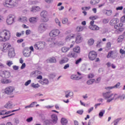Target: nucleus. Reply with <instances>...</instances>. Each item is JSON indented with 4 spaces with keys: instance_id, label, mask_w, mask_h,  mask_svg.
<instances>
[{
    "instance_id": "f257e3e1",
    "label": "nucleus",
    "mask_w": 125,
    "mask_h": 125,
    "mask_svg": "<svg viewBox=\"0 0 125 125\" xmlns=\"http://www.w3.org/2000/svg\"><path fill=\"white\" fill-rule=\"evenodd\" d=\"M11 37L10 31L2 30L0 32V42H6L10 40Z\"/></svg>"
},
{
    "instance_id": "f03ea898",
    "label": "nucleus",
    "mask_w": 125,
    "mask_h": 125,
    "mask_svg": "<svg viewBox=\"0 0 125 125\" xmlns=\"http://www.w3.org/2000/svg\"><path fill=\"white\" fill-rule=\"evenodd\" d=\"M3 5L5 7L8 8H12L18 5V0H5L3 3Z\"/></svg>"
},
{
    "instance_id": "7ed1b4c3",
    "label": "nucleus",
    "mask_w": 125,
    "mask_h": 125,
    "mask_svg": "<svg viewBox=\"0 0 125 125\" xmlns=\"http://www.w3.org/2000/svg\"><path fill=\"white\" fill-rule=\"evenodd\" d=\"M117 95V94L114 95V94L111 93L110 92H106L103 93L104 98L107 100L106 102L108 103H110V102L113 101V100H115V97H116Z\"/></svg>"
},
{
    "instance_id": "20e7f679",
    "label": "nucleus",
    "mask_w": 125,
    "mask_h": 125,
    "mask_svg": "<svg viewBox=\"0 0 125 125\" xmlns=\"http://www.w3.org/2000/svg\"><path fill=\"white\" fill-rule=\"evenodd\" d=\"M44 46H45V42H38L34 45V48L37 50H42L44 48Z\"/></svg>"
},
{
    "instance_id": "39448f33",
    "label": "nucleus",
    "mask_w": 125,
    "mask_h": 125,
    "mask_svg": "<svg viewBox=\"0 0 125 125\" xmlns=\"http://www.w3.org/2000/svg\"><path fill=\"white\" fill-rule=\"evenodd\" d=\"M47 29V24L45 23H41L38 26V31L40 34H42V33Z\"/></svg>"
},
{
    "instance_id": "423d86ee",
    "label": "nucleus",
    "mask_w": 125,
    "mask_h": 125,
    "mask_svg": "<svg viewBox=\"0 0 125 125\" xmlns=\"http://www.w3.org/2000/svg\"><path fill=\"white\" fill-rule=\"evenodd\" d=\"M40 16L43 18V22L44 23L47 22L49 20L47 17V16H48V13H47V11L45 10L41 12Z\"/></svg>"
},
{
    "instance_id": "0eeeda50",
    "label": "nucleus",
    "mask_w": 125,
    "mask_h": 125,
    "mask_svg": "<svg viewBox=\"0 0 125 125\" xmlns=\"http://www.w3.org/2000/svg\"><path fill=\"white\" fill-rule=\"evenodd\" d=\"M15 20V16L13 15H10L7 18V24L8 25H11Z\"/></svg>"
},
{
    "instance_id": "6e6552de",
    "label": "nucleus",
    "mask_w": 125,
    "mask_h": 125,
    "mask_svg": "<svg viewBox=\"0 0 125 125\" xmlns=\"http://www.w3.org/2000/svg\"><path fill=\"white\" fill-rule=\"evenodd\" d=\"M88 57L90 60L93 61L97 57V53L94 51H91L89 53Z\"/></svg>"
},
{
    "instance_id": "1a4fd4ad",
    "label": "nucleus",
    "mask_w": 125,
    "mask_h": 125,
    "mask_svg": "<svg viewBox=\"0 0 125 125\" xmlns=\"http://www.w3.org/2000/svg\"><path fill=\"white\" fill-rule=\"evenodd\" d=\"M59 34H60V31H59V30L54 29L50 32L49 35L50 37H52V38H55V37L59 36Z\"/></svg>"
},
{
    "instance_id": "9d476101",
    "label": "nucleus",
    "mask_w": 125,
    "mask_h": 125,
    "mask_svg": "<svg viewBox=\"0 0 125 125\" xmlns=\"http://www.w3.org/2000/svg\"><path fill=\"white\" fill-rule=\"evenodd\" d=\"M47 43H48L51 47H53L56 43V41H55V39L50 38L47 40Z\"/></svg>"
},
{
    "instance_id": "9b49d317",
    "label": "nucleus",
    "mask_w": 125,
    "mask_h": 125,
    "mask_svg": "<svg viewBox=\"0 0 125 125\" xmlns=\"http://www.w3.org/2000/svg\"><path fill=\"white\" fill-rule=\"evenodd\" d=\"M0 74V77L2 78H5V79H8L10 77V72L7 71H1Z\"/></svg>"
},
{
    "instance_id": "f8f14e48",
    "label": "nucleus",
    "mask_w": 125,
    "mask_h": 125,
    "mask_svg": "<svg viewBox=\"0 0 125 125\" xmlns=\"http://www.w3.org/2000/svg\"><path fill=\"white\" fill-rule=\"evenodd\" d=\"M117 53L115 52L114 51H111L108 52L107 55L106 56L107 58H113V59H115V58H117Z\"/></svg>"
},
{
    "instance_id": "ddd939ff",
    "label": "nucleus",
    "mask_w": 125,
    "mask_h": 125,
    "mask_svg": "<svg viewBox=\"0 0 125 125\" xmlns=\"http://www.w3.org/2000/svg\"><path fill=\"white\" fill-rule=\"evenodd\" d=\"M23 53L25 57H30V55H31L32 53V51H30L28 48H25L23 50Z\"/></svg>"
},
{
    "instance_id": "4468645a",
    "label": "nucleus",
    "mask_w": 125,
    "mask_h": 125,
    "mask_svg": "<svg viewBox=\"0 0 125 125\" xmlns=\"http://www.w3.org/2000/svg\"><path fill=\"white\" fill-rule=\"evenodd\" d=\"M14 91V88L12 86H9L5 89V92L6 94H12Z\"/></svg>"
},
{
    "instance_id": "2eb2a0df",
    "label": "nucleus",
    "mask_w": 125,
    "mask_h": 125,
    "mask_svg": "<svg viewBox=\"0 0 125 125\" xmlns=\"http://www.w3.org/2000/svg\"><path fill=\"white\" fill-rule=\"evenodd\" d=\"M8 55L10 58H13V57H14V56H15V52H14V48H10V49H9Z\"/></svg>"
},
{
    "instance_id": "dca6fc26",
    "label": "nucleus",
    "mask_w": 125,
    "mask_h": 125,
    "mask_svg": "<svg viewBox=\"0 0 125 125\" xmlns=\"http://www.w3.org/2000/svg\"><path fill=\"white\" fill-rule=\"evenodd\" d=\"M11 48V45L9 44V43H4L3 45V49L2 51L3 52H6V50H9Z\"/></svg>"
},
{
    "instance_id": "f3484780",
    "label": "nucleus",
    "mask_w": 125,
    "mask_h": 125,
    "mask_svg": "<svg viewBox=\"0 0 125 125\" xmlns=\"http://www.w3.org/2000/svg\"><path fill=\"white\" fill-rule=\"evenodd\" d=\"M103 13L106 16H111L113 14V11L112 10L104 9L103 10Z\"/></svg>"
},
{
    "instance_id": "a211bd4d",
    "label": "nucleus",
    "mask_w": 125,
    "mask_h": 125,
    "mask_svg": "<svg viewBox=\"0 0 125 125\" xmlns=\"http://www.w3.org/2000/svg\"><path fill=\"white\" fill-rule=\"evenodd\" d=\"M67 57L70 58H77L78 57V54L75 52H70L67 55Z\"/></svg>"
},
{
    "instance_id": "6ab92c4d",
    "label": "nucleus",
    "mask_w": 125,
    "mask_h": 125,
    "mask_svg": "<svg viewBox=\"0 0 125 125\" xmlns=\"http://www.w3.org/2000/svg\"><path fill=\"white\" fill-rule=\"evenodd\" d=\"M118 23H119V19H113L110 21L109 24L111 26H114L116 25V24H118Z\"/></svg>"
},
{
    "instance_id": "aec40b11",
    "label": "nucleus",
    "mask_w": 125,
    "mask_h": 125,
    "mask_svg": "<svg viewBox=\"0 0 125 125\" xmlns=\"http://www.w3.org/2000/svg\"><path fill=\"white\" fill-rule=\"evenodd\" d=\"M5 108L6 109H12L13 107V104L11 102H8L7 104L4 105Z\"/></svg>"
},
{
    "instance_id": "412c9836",
    "label": "nucleus",
    "mask_w": 125,
    "mask_h": 125,
    "mask_svg": "<svg viewBox=\"0 0 125 125\" xmlns=\"http://www.w3.org/2000/svg\"><path fill=\"white\" fill-rule=\"evenodd\" d=\"M69 61V59L68 58L64 57L62 58V60L59 62L60 64L62 65V64H64V63H67Z\"/></svg>"
},
{
    "instance_id": "4be33fe9",
    "label": "nucleus",
    "mask_w": 125,
    "mask_h": 125,
    "mask_svg": "<svg viewBox=\"0 0 125 125\" xmlns=\"http://www.w3.org/2000/svg\"><path fill=\"white\" fill-rule=\"evenodd\" d=\"M51 119L53 124H56L57 123V121H58V118L57 117V115L56 114H52L51 115Z\"/></svg>"
},
{
    "instance_id": "5701e85b",
    "label": "nucleus",
    "mask_w": 125,
    "mask_h": 125,
    "mask_svg": "<svg viewBox=\"0 0 125 125\" xmlns=\"http://www.w3.org/2000/svg\"><path fill=\"white\" fill-rule=\"evenodd\" d=\"M0 82L1 83H2L3 84H6L7 83H11V81L5 79H2Z\"/></svg>"
},
{
    "instance_id": "b1692460",
    "label": "nucleus",
    "mask_w": 125,
    "mask_h": 125,
    "mask_svg": "<svg viewBox=\"0 0 125 125\" xmlns=\"http://www.w3.org/2000/svg\"><path fill=\"white\" fill-rule=\"evenodd\" d=\"M89 28L90 30H92L93 31H98V30H99V27L96 25H89Z\"/></svg>"
},
{
    "instance_id": "393cba45",
    "label": "nucleus",
    "mask_w": 125,
    "mask_h": 125,
    "mask_svg": "<svg viewBox=\"0 0 125 125\" xmlns=\"http://www.w3.org/2000/svg\"><path fill=\"white\" fill-rule=\"evenodd\" d=\"M73 95H74V94L73 92H70V91H67L65 92V97L66 98H69V97H71V96H73Z\"/></svg>"
},
{
    "instance_id": "a878e982",
    "label": "nucleus",
    "mask_w": 125,
    "mask_h": 125,
    "mask_svg": "<svg viewBox=\"0 0 125 125\" xmlns=\"http://www.w3.org/2000/svg\"><path fill=\"white\" fill-rule=\"evenodd\" d=\"M73 50L74 52H76V53H81V47L79 46L75 47Z\"/></svg>"
},
{
    "instance_id": "bb28decb",
    "label": "nucleus",
    "mask_w": 125,
    "mask_h": 125,
    "mask_svg": "<svg viewBox=\"0 0 125 125\" xmlns=\"http://www.w3.org/2000/svg\"><path fill=\"white\" fill-rule=\"evenodd\" d=\"M82 41H83V38L80 35L77 36L76 39V42L77 43H81L82 42Z\"/></svg>"
},
{
    "instance_id": "cd10ccee",
    "label": "nucleus",
    "mask_w": 125,
    "mask_h": 125,
    "mask_svg": "<svg viewBox=\"0 0 125 125\" xmlns=\"http://www.w3.org/2000/svg\"><path fill=\"white\" fill-rule=\"evenodd\" d=\"M125 94H123L121 96H118V95H117V96L115 97V100H117V99H120V100H125Z\"/></svg>"
},
{
    "instance_id": "c85d7f7f",
    "label": "nucleus",
    "mask_w": 125,
    "mask_h": 125,
    "mask_svg": "<svg viewBox=\"0 0 125 125\" xmlns=\"http://www.w3.org/2000/svg\"><path fill=\"white\" fill-rule=\"evenodd\" d=\"M75 38V35L74 34H71L70 35L67 36L65 40L66 42H69L72 40V39H74Z\"/></svg>"
},
{
    "instance_id": "c756f323",
    "label": "nucleus",
    "mask_w": 125,
    "mask_h": 125,
    "mask_svg": "<svg viewBox=\"0 0 125 125\" xmlns=\"http://www.w3.org/2000/svg\"><path fill=\"white\" fill-rule=\"evenodd\" d=\"M62 24H67L68 25H70L71 24V21H68V18H63L62 20Z\"/></svg>"
},
{
    "instance_id": "7c9ffc66",
    "label": "nucleus",
    "mask_w": 125,
    "mask_h": 125,
    "mask_svg": "<svg viewBox=\"0 0 125 125\" xmlns=\"http://www.w3.org/2000/svg\"><path fill=\"white\" fill-rule=\"evenodd\" d=\"M29 21L30 23H32V24H35L37 23V17H32L29 19Z\"/></svg>"
},
{
    "instance_id": "2f4dec72",
    "label": "nucleus",
    "mask_w": 125,
    "mask_h": 125,
    "mask_svg": "<svg viewBox=\"0 0 125 125\" xmlns=\"http://www.w3.org/2000/svg\"><path fill=\"white\" fill-rule=\"evenodd\" d=\"M39 82L41 84H48L49 83V81L47 79H43L42 81H40Z\"/></svg>"
},
{
    "instance_id": "473e14b6",
    "label": "nucleus",
    "mask_w": 125,
    "mask_h": 125,
    "mask_svg": "<svg viewBox=\"0 0 125 125\" xmlns=\"http://www.w3.org/2000/svg\"><path fill=\"white\" fill-rule=\"evenodd\" d=\"M31 12H37V11H40V7L39 6H35L33 7L31 9Z\"/></svg>"
},
{
    "instance_id": "72a5a7b5",
    "label": "nucleus",
    "mask_w": 125,
    "mask_h": 125,
    "mask_svg": "<svg viewBox=\"0 0 125 125\" xmlns=\"http://www.w3.org/2000/svg\"><path fill=\"white\" fill-rule=\"evenodd\" d=\"M125 39V36L124 35H121L118 37V38L117 39V42L120 43L124 41Z\"/></svg>"
},
{
    "instance_id": "f704fd0d",
    "label": "nucleus",
    "mask_w": 125,
    "mask_h": 125,
    "mask_svg": "<svg viewBox=\"0 0 125 125\" xmlns=\"http://www.w3.org/2000/svg\"><path fill=\"white\" fill-rule=\"evenodd\" d=\"M69 50H70L69 47H67L64 46L62 48V51L63 53H65L69 51Z\"/></svg>"
},
{
    "instance_id": "c9c22d12",
    "label": "nucleus",
    "mask_w": 125,
    "mask_h": 125,
    "mask_svg": "<svg viewBox=\"0 0 125 125\" xmlns=\"http://www.w3.org/2000/svg\"><path fill=\"white\" fill-rule=\"evenodd\" d=\"M120 85H121V83H118L115 85L113 86L107 87V89H112V88H118V87H119Z\"/></svg>"
},
{
    "instance_id": "e433bc0d",
    "label": "nucleus",
    "mask_w": 125,
    "mask_h": 125,
    "mask_svg": "<svg viewBox=\"0 0 125 125\" xmlns=\"http://www.w3.org/2000/svg\"><path fill=\"white\" fill-rule=\"evenodd\" d=\"M61 122L62 125H66L68 124V121H67L66 119L64 118H62Z\"/></svg>"
},
{
    "instance_id": "4c0bfd02",
    "label": "nucleus",
    "mask_w": 125,
    "mask_h": 125,
    "mask_svg": "<svg viewBox=\"0 0 125 125\" xmlns=\"http://www.w3.org/2000/svg\"><path fill=\"white\" fill-rule=\"evenodd\" d=\"M87 43L88 45H93V43H94V40H93L92 38L90 39L88 41Z\"/></svg>"
},
{
    "instance_id": "58836bf2",
    "label": "nucleus",
    "mask_w": 125,
    "mask_h": 125,
    "mask_svg": "<svg viewBox=\"0 0 125 125\" xmlns=\"http://www.w3.org/2000/svg\"><path fill=\"white\" fill-rule=\"evenodd\" d=\"M99 2V0H91L90 1V4L92 5H95V4H97Z\"/></svg>"
},
{
    "instance_id": "ea45409f",
    "label": "nucleus",
    "mask_w": 125,
    "mask_h": 125,
    "mask_svg": "<svg viewBox=\"0 0 125 125\" xmlns=\"http://www.w3.org/2000/svg\"><path fill=\"white\" fill-rule=\"evenodd\" d=\"M55 21L56 24H57V25H58L59 27H61V22H60V21H59L58 18H56L55 19Z\"/></svg>"
},
{
    "instance_id": "a19ab883",
    "label": "nucleus",
    "mask_w": 125,
    "mask_h": 125,
    "mask_svg": "<svg viewBox=\"0 0 125 125\" xmlns=\"http://www.w3.org/2000/svg\"><path fill=\"white\" fill-rule=\"evenodd\" d=\"M49 61L50 63H56V62H57V61H56V59L55 57L50 58Z\"/></svg>"
},
{
    "instance_id": "79ce46f5",
    "label": "nucleus",
    "mask_w": 125,
    "mask_h": 125,
    "mask_svg": "<svg viewBox=\"0 0 125 125\" xmlns=\"http://www.w3.org/2000/svg\"><path fill=\"white\" fill-rule=\"evenodd\" d=\"M104 114H105V110H101L99 114V118H102V117H103Z\"/></svg>"
},
{
    "instance_id": "37998d69",
    "label": "nucleus",
    "mask_w": 125,
    "mask_h": 125,
    "mask_svg": "<svg viewBox=\"0 0 125 125\" xmlns=\"http://www.w3.org/2000/svg\"><path fill=\"white\" fill-rule=\"evenodd\" d=\"M94 82H95V79L89 80L87 82V84H88L89 85H90V84H92V83H94Z\"/></svg>"
},
{
    "instance_id": "c03bdc74",
    "label": "nucleus",
    "mask_w": 125,
    "mask_h": 125,
    "mask_svg": "<svg viewBox=\"0 0 125 125\" xmlns=\"http://www.w3.org/2000/svg\"><path fill=\"white\" fill-rule=\"evenodd\" d=\"M122 120V119H121V118H118L116 120H115L113 122L114 123V125H118V124H119V122H120V121H121Z\"/></svg>"
},
{
    "instance_id": "a18cd8bd",
    "label": "nucleus",
    "mask_w": 125,
    "mask_h": 125,
    "mask_svg": "<svg viewBox=\"0 0 125 125\" xmlns=\"http://www.w3.org/2000/svg\"><path fill=\"white\" fill-rule=\"evenodd\" d=\"M102 43V41L101 40H99L97 42V47H101V43Z\"/></svg>"
},
{
    "instance_id": "49530a36",
    "label": "nucleus",
    "mask_w": 125,
    "mask_h": 125,
    "mask_svg": "<svg viewBox=\"0 0 125 125\" xmlns=\"http://www.w3.org/2000/svg\"><path fill=\"white\" fill-rule=\"evenodd\" d=\"M31 86L33 87V88H39L40 87V85L38 83L35 84L34 83H31Z\"/></svg>"
},
{
    "instance_id": "de8ad7c7",
    "label": "nucleus",
    "mask_w": 125,
    "mask_h": 125,
    "mask_svg": "<svg viewBox=\"0 0 125 125\" xmlns=\"http://www.w3.org/2000/svg\"><path fill=\"white\" fill-rule=\"evenodd\" d=\"M20 20H21V22H27V17H22V18L20 19Z\"/></svg>"
},
{
    "instance_id": "09e8293b",
    "label": "nucleus",
    "mask_w": 125,
    "mask_h": 125,
    "mask_svg": "<svg viewBox=\"0 0 125 125\" xmlns=\"http://www.w3.org/2000/svg\"><path fill=\"white\" fill-rule=\"evenodd\" d=\"M98 16H94L89 17V19H91V20H93H93L98 19Z\"/></svg>"
},
{
    "instance_id": "8fccbe9b",
    "label": "nucleus",
    "mask_w": 125,
    "mask_h": 125,
    "mask_svg": "<svg viewBox=\"0 0 125 125\" xmlns=\"http://www.w3.org/2000/svg\"><path fill=\"white\" fill-rule=\"evenodd\" d=\"M5 112H6V110H1L0 111V116H4Z\"/></svg>"
},
{
    "instance_id": "3c124183",
    "label": "nucleus",
    "mask_w": 125,
    "mask_h": 125,
    "mask_svg": "<svg viewBox=\"0 0 125 125\" xmlns=\"http://www.w3.org/2000/svg\"><path fill=\"white\" fill-rule=\"evenodd\" d=\"M49 77L50 78V80H53V79H54V78H55V74H50L49 75Z\"/></svg>"
},
{
    "instance_id": "603ef678",
    "label": "nucleus",
    "mask_w": 125,
    "mask_h": 125,
    "mask_svg": "<svg viewBox=\"0 0 125 125\" xmlns=\"http://www.w3.org/2000/svg\"><path fill=\"white\" fill-rule=\"evenodd\" d=\"M33 121V117H30L26 119L27 123H31Z\"/></svg>"
},
{
    "instance_id": "864d4df0",
    "label": "nucleus",
    "mask_w": 125,
    "mask_h": 125,
    "mask_svg": "<svg viewBox=\"0 0 125 125\" xmlns=\"http://www.w3.org/2000/svg\"><path fill=\"white\" fill-rule=\"evenodd\" d=\"M13 64V62H12V61H8L7 62V65L9 66L10 67L11 65Z\"/></svg>"
},
{
    "instance_id": "5fc2aeb1",
    "label": "nucleus",
    "mask_w": 125,
    "mask_h": 125,
    "mask_svg": "<svg viewBox=\"0 0 125 125\" xmlns=\"http://www.w3.org/2000/svg\"><path fill=\"white\" fill-rule=\"evenodd\" d=\"M108 22H109V20L108 19H104L103 20V23H104V24H107Z\"/></svg>"
},
{
    "instance_id": "6e6d98bb",
    "label": "nucleus",
    "mask_w": 125,
    "mask_h": 125,
    "mask_svg": "<svg viewBox=\"0 0 125 125\" xmlns=\"http://www.w3.org/2000/svg\"><path fill=\"white\" fill-rule=\"evenodd\" d=\"M37 102H33L31 104H30L29 105L30 106L31 108H33L36 104H37Z\"/></svg>"
},
{
    "instance_id": "4d7b16f0",
    "label": "nucleus",
    "mask_w": 125,
    "mask_h": 125,
    "mask_svg": "<svg viewBox=\"0 0 125 125\" xmlns=\"http://www.w3.org/2000/svg\"><path fill=\"white\" fill-rule=\"evenodd\" d=\"M92 78H94V74L93 73L88 74V79H92Z\"/></svg>"
},
{
    "instance_id": "13d9d810",
    "label": "nucleus",
    "mask_w": 125,
    "mask_h": 125,
    "mask_svg": "<svg viewBox=\"0 0 125 125\" xmlns=\"http://www.w3.org/2000/svg\"><path fill=\"white\" fill-rule=\"evenodd\" d=\"M111 42H108L106 44V47L107 49H111Z\"/></svg>"
},
{
    "instance_id": "bf43d9fd",
    "label": "nucleus",
    "mask_w": 125,
    "mask_h": 125,
    "mask_svg": "<svg viewBox=\"0 0 125 125\" xmlns=\"http://www.w3.org/2000/svg\"><path fill=\"white\" fill-rule=\"evenodd\" d=\"M123 23L120 22V23L118 24L117 25H115L114 28H115V29H117V27H123Z\"/></svg>"
},
{
    "instance_id": "052dcab7",
    "label": "nucleus",
    "mask_w": 125,
    "mask_h": 125,
    "mask_svg": "<svg viewBox=\"0 0 125 125\" xmlns=\"http://www.w3.org/2000/svg\"><path fill=\"white\" fill-rule=\"evenodd\" d=\"M13 115H14V113H12L11 114H9L8 115H6L5 116H3L2 117V119H5V118H8V117H11V116H13Z\"/></svg>"
},
{
    "instance_id": "680f3d73",
    "label": "nucleus",
    "mask_w": 125,
    "mask_h": 125,
    "mask_svg": "<svg viewBox=\"0 0 125 125\" xmlns=\"http://www.w3.org/2000/svg\"><path fill=\"white\" fill-rule=\"evenodd\" d=\"M31 80L27 81L24 83V85H25V86H28V85H29V84H30V83H31Z\"/></svg>"
},
{
    "instance_id": "e2e57ef3",
    "label": "nucleus",
    "mask_w": 125,
    "mask_h": 125,
    "mask_svg": "<svg viewBox=\"0 0 125 125\" xmlns=\"http://www.w3.org/2000/svg\"><path fill=\"white\" fill-rule=\"evenodd\" d=\"M77 31H78V32H82V31H83V27H78L77 28Z\"/></svg>"
},
{
    "instance_id": "0e129e2a",
    "label": "nucleus",
    "mask_w": 125,
    "mask_h": 125,
    "mask_svg": "<svg viewBox=\"0 0 125 125\" xmlns=\"http://www.w3.org/2000/svg\"><path fill=\"white\" fill-rule=\"evenodd\" d=\"M14 123L16 124V125L19 123V119L18 118H15L14 119Z\"/></svg>"
},
{
    "instance_id": "69168bd1",
    "label": "nucleus",
    "mask_w": 125,
    "mask_h": 125,
    "mask_svg": "<svg viewBox=\"0 0 125 125\" xmlns=\"http://www.w3.org/2000/svg\"><path fill=\"white\" fill-rule=\"evenodd\" d=\"M70 67V64H69V63L66 64L64 67H63V69L64 70H66V69H68V68H69Z\"/></svg>"
},
{
    "instance_id": "338daca9",
    "label": "nucleus",
    "mask_w": 125,
    "mask_h": 125,
    "mask_svg": "<svg viewBox=\"0 0 125 125\" xmlns=\"http://www.w3.org/2000/svg\"><path fill=\"white\" fill-rule=\"evenodd\" d=\"M82 62V58H80L79 59L77 60L76 62H75V64H76L77 65H78V64H79V63L81 62Z\"/></svg>"
},
{
    "instance_id": "774afa93",
    "label": "nucleus",
    "mask_w": 125,
    "mask_h": 125,
    "mask_svg": "<svg viewBox=\"0 0 125 125\" xmlns=\"http://www.w3.org/2000/svg\"><path fill=\"white\" fill-rule=\"evenodd\" d=\"M121 21L123 23H125V15L121 18Z\"/></svg>"
}]
</instances>
